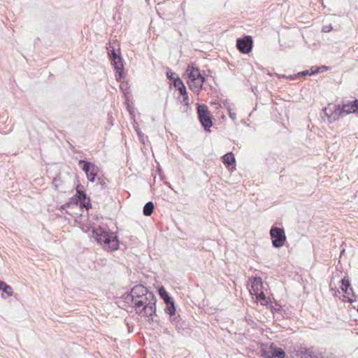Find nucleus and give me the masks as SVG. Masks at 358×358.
<instances>
[{"mask_svg":"<svg viewBox=\"0 0 358 358\" xmlns=\"http://www.w3.org/2000/svg\"><path fill=\"white\" fill-rule=\"evenodd\" d=\"M334 110L325 108L324 113L328 117L329 122H332L338 119L339 117H343L350 113H357V99L352 101H342L340 104L334 106Z\"/></svg>","mask_w":358,"mask_h":358,"instance_id":"f257e3e1","label":"nucleus"},{"mask_svg":"<svg viewBox=\"0 0 358 358\" xmlns=\"http://www.w3.org/2000/svg\"><path fill=\"white\" fill-rule=\"evenodd\" d=\"M93 236L98 243L101 244L108 251H115L119 248L117 236L110 231L99 227L94 228Z\"/></svg>","mask_w":358,"mask_h":358,"instance_id":"f03ea898","label":"nucleus"},{"mask_svg":"<svg viewBox=\"0 0 358 358\" xmlns=\"http://www.w3.org/2000/svg\"><path fill=\"white\" fill-rule=\"evenodd\" d=\"M184 76L189 89L195 93H199L203 89L206 77L201 74L199 67L189 64L187 66Z\"/></svg>","mask_w":358,"mask_h":358,"instance_id":"7ed1b4c3","label":"nucleus"},{"mask_svg":"<svg viewBox=\"0 0 358 358\" xmlns=\"http://www.w3.org/2000/svg\"><path fill=\"white\" fill-rule=\"evenodd\" d=\"M157 298L152 292H148L146 295H143L136 299L135 308L136 313L142 315H155Z\"/></svg>","mask_w":358,"mask_h":358,"instance_id":"20e7f679","label":"nucleus"},{"mask_svg":"<svg viewBox=\"0 0 358 358\" xmlns=\"http://www.w3.org/2000/svg\"><path fill=\"white\" fill-rule=\"evenodd\" d=\"M196 108L199 122L204 130L210 131V128L213 126V120L208 106L205 104L197 103Z\"/></svg>","mask_w":358,"mask_h":358,"instance_id":"39448f33","label":"nucleus"},{"mask_svg":"<svg viewBox=\"0 0 358 358\" xmlns=\"http://www.w3.org/2000/svg\"><path fill=\"white\" fill-rule=\"evenodd\" d=\"M261 352L262 355L266 358H285V351L274 343H271L269 345L262 344Z\"/></svg>","mask_w":358,"mask_h":358,"instance_id":"423d86ee","label":"nucleus"},{"mask_svg":"<svg viewBox=\"0 0 358 358\" xmlns=\"http://www.w3.org/2000/svg\"><path fill=\"white\" fill-rule=\"evenodd\" d=\"M270 236L274 248H279L285 245L286 236L283 228L273 226L270 229Z\"/></svg>","mask_w":358,"mask_h":358,"instance_id":"0eeeda50","label":"nucleus"},{"mask_svg":"<svg viewBox=\"0 0 358 358\" xmlns=\"http://www.w3.org/2000/svg\"><path fill=\"white\" fill-rule=\"evenodd\" d=\"M236 46L237 49L243 54H248L253 47V41L251 36L245 35L236 39Z\"/></svg>","mask_w":358,"mask_h":358,"instance_id":"6e6552de","label":"nucleus"},{"mask_svg":"<svg viewBox=\"0 0 358 358\" xmlns=\"http://www.w3.org/2000/svg\"><path fill=\"white\" fill-rule=\"evenodd\" d=\"M300 353L304 356V358H323L322 353L313 347L301 348Z\"/></svg>","mask_w":358,"mask_h":358,"instance_id":"1a4fd4ad","label":"nucleus"},{"mask_svg":"<svg viewBox=\"0 0 358 358\" xmlns=\"http://www.w3.org/2000/svg\"><path fill=\"white\" fill-rule=\"evenodd\" d=\"M73 199L76 204L85 202L87 199V194L85 193L83 185L80 184L76 186V193Z\"/></svg>","mask_w":358,"mask_h":358,"instance_id":"9d476101","label":"nucleus"},{"mask_svg":"<svg viewBox=\"0 0 358 358\" xmlns=\"http://www.w3.org/2000/svg\"><path fill=\"white\" fill-rule=\"evenodd\" d=\"M148 292L149 291L148 290V289L145 286H143L142 285H135L131 289V293H132V294L134 295L135 299H139L143 295H146V293Z\"/></svg>","mask_w":358,"mask_h":358,"instance_id":"9b49d317","label":"nucleus"},{"mask_svg":"<svg viewBox=\"0 0 358 358\" xmlns=\"http://www.w3.org/2000/svg\"><path fill=\"white\" fill-rule=\"evenodd\" d=\"M222 162L228 169L235 166L236 159L232 152H228L222 157Z\"/></svg>","mask_w":358,"mask_h":358,"instance_id":"f8f14e48","label":"nucleus"},{"mask_svg":"<svg viewBox=\"0 0 358 358\" xmlns=\"http://www.w3.org/2000/svg\"><path fill=\"white\" fill-rule=\"evenodd\" d=\"M78 165L80 168L87 174L93 168L96 167V165L89 161L85 159H80L78 161Z\"/></svg>","mask_w":358,"mask_h":358,"instance_id":"ddd939ff","label":"nucleus"},{"mask_svg":"<svg viewBox=\"0 0 358 358\" xmlns=\"http://www.w3.org/2000/svg\"><path fill=\"white\" fill-rule=\"evenodd\" d=\"M318 73H319V69L317 68V66H313L310 69L299 72L298 73L296 74V76L294 77L303 78L307 76H312V75H315Z\"/></svg>","mask_w":358,"mask_h":358,"instance_id":"4468645a","label":"nucleus"},{"mask_svg":"<svg viewBox=\"0 0 358 358\" xmlns=\"http://www.w3.org/2000/svg\"><path fill=\"white\" fill-rule=\"evenodd\" d=\"M263 287L262 279L260 277H255L251 282V288L255 292L262 289Z\"/></svg>","mask_w":358,"mask_h":358,"instance_id":"2eb2a0df","label":"nucleus"},{"mask_svg":"<svg viewBox=\"0 0 358 358\" xmlns=\"http://www.w3.org/2000/svg\"><path fill=\"white\" fill-rule=\"evenodd\" d=\"M0 290L2 291L1 296L3 298H6L5 294L6 296H12L13 292L11 287L3 281H0Z\"/></svg>","mask_w":358,"mask_h":358,"instance_id":"dca6fc26","label":"nucleus"},{"mask_svg":"<svg viewBox=\"0 0 358 358\" xmlns=\"http://www.w3.org/2000/svg\"><path fill=\"white\" fill-rule=\"evenodd\" d=\"M110 61L115 71L124 70L123 59L121 55L115 57Z\"/></svg>","mask_w":358,"mask_h":358,"instance_id":"f3484780","label":"nucleus"},{"mask_svg":"<svg viewBox=\"0 0 358 358\" xmlns=\"http://www.w3.org/2000/svg\"><path fill=\"white\" fill-rule=\"evenodd\" d=\"M166 304V307L164 308V311L167 314L174 313L176 312L175 301L173 298L171 299V300H168L164 302Z\"/></svg>","mask_w":358,"mask_h":358,"instance_id":"a211bd4d","label":"nucleus"},{"mask_svg":"<svg viewBox=\"0 0 358 358\" xmlns=\"http://www.w3.org/2000/svg\"><path fill=\"white\" fill-rule=\"evenodd\" d=\"M340 287L345 294H349V290L352 292H353L350 282L346 278H344L341 280V285Z\"/></svg>","mask_w":358,"mask_h":358,"instance_id":"6ab92c4d","label":"nucleus"},{"mask_svg":"<svg viewBox=\"0 0 358 358\" xmlns=\"http://www.w3.org/2000/svg\"><path fill=\"white\" fill-rule=\"evenodd\" d=\"M155 205L152 201L147 202L143 209V215L145 216H150L153 213Z\"/></svg>","mask_w":358,"mask_h":358,"instance_id":"aec40b11","label":"nucleus"},{"mask_svg":"<svg viewBox=\"0 0 358 358\" xmlns=\"http://www.w3.org/2000/svg\"><path fill=\"white\" fill-rule=\"evenodd\" d=\"M158 294L161 299H163L164 302L168 300H171V299L173 298L169 295L164 286H160L158 287Z\"/></svg>","mask_w":358,"mask_h":358,"instance_id":"412c9836","label":"nucleus"},{"mask_svg":"<svg viewBox=\"0 0 358 358\" xmlns=\"http://www.w3.org/2000/svg\"><path fill=\"white\" fill-rule=\"evenodd\" d=\"M122 299L125 303L131 305L132 307L133 305H135L136 299L132 293H131V291L123 294Z\"/></svg>","mask_w":358,"mask_h":358,"instance_id":"4be33fe9","label":"nucleus"},{"mask_svg":"<svg viewBox=\"0 0 358 358\" xmlns=\"http://www.w3.org/2000/svg\"><path fill=\"white\" fill-rule=\"evenodd\" d=\"M99 168L97 166L93 168L89 173L86 174L87 179L91 182H94L98 175Z\"/></svg>","mask_w":358,"mask_h":358,"instance_id":"5701e85b","label":"nucleus"},{"mask_svg":"<svg viewBox=\"0 0 358 358\" xmlns=\"http://www.w3.org/2000/svg\"><path fill=\"white\" fill-rule=\"evenodd\" d=\"M176 328L178 330H184L186 329L188 327V324L186 322L185 320H183L182 318L178 320V322H177L176 324Z\"/></svg>","mask_w":358,"mask_h":358,"instance_id":"b1692460","label":"nucleus"},{"mask_svg":"<svg viewBox=\"0 0 358 358\" xmlns=\"http://www.w3.org/2000/svg\"><path fill=\"white\" fill-rule=\"evenodd\" d=\"M97 180H98V182H97L96 185H100V187L102 189H108L106 178H98Z\"/></svg>","mask_w":358,"mask_h":358,"instance_id":"393cba45","label":"nucleus"},{"mask_svg":"<svg viewBox=\"0 0 358 358\" xmlns=\"http://www.w3.org/2000/svg\"><path fill=\"white\" fill-rule=\"evenodd\" d=\"M170 317V321L173 324H176L177 322H178V320L181 319L180 315H176V312L174 313L169 314Z\"/></svg>","mask_w":358,"mask_h":358,"instance_id":"a878e982","label":"nucleus"},{"mask_svg":"<svg viewBox=\"0 0 358 358\" xmlns=\"http://www.w3.org/2000/svg\"><path fill=\"white\" fill-rule=\"evenodd\" d=\"M108 56H109L110 60L114 59L115 57H117L121 55L120 52L118 53L116 52V51L113 47H110V49L108 50Z\"/></svg>","mask_w":358,"mask_h":358,"instance_id":"bb28decb","label":"nucleus"},{"mask_svg":"<svg viewBox=\"0 0 358 358\" xmlns=\"http://www.w3.org/2000/svg\"><path fill=\"white\" fill-rule=\"evenodd\" d=\"M257 299L261 302L262 304H266L267 301V297L264 294V292H261L257 295Z\"/></svg>","mask_w":358,"mask_h":358,"instance_id":"cd10ccee","label":"nucleus"},{"mask_svg":"<svg viewBox=\"0 0 358 358\" xmlns=\"http://www.w3.org/2000/svg\"><path fill=\"white\" fill-rule=\"evenodd\" d=\"M173 84L174 85L176 88L183 86L184 85L182 80L178 76L176 77L175 80L173 81Z\"/></svg>","mask_w":358,"mask_h":358,"instance_id":"c85d7f7f","label":"nucleus"},{"mask_svg":"<svg viewBox=\"0 0 358 358\" xmlns=\"http://www.w3.org/2000/svg\"><path fill=\"white\" fill-rule=\"evenodd\" d=\"M180 96L182 97V99L180 100L181 104L188 106V105H189L188 94H185V95H182Z\"/></svg>","mask_w":358,"mask_h":358,"instance_id":"c756f323","label":"nucleus"},{"mask_svg":"<svg viewBox=\"0 0 358 358\" xmlns=\"http://www.w3.org/2000/svg\"><path fill=\"white\" fill-rule=\"evenodd\" d=\"M176 76H178L174 72L170 71L166 72L167 78L172 82L175 80Z\"/></svg>","mask_w":358,"mask_h":358,"instance_id":"7c9ffc66","label":"nucleus"},{"mask_svg":"<svg viewBox=\"0 0 358 358\" xmlns=\"http://www.w3.org/2000/svg\"><path fill=\"white\" fill-rule=\"evenodd\" d=\"M115 77L117 80L120 81L124 78V70L116 71Z\"/></svg>","mask_w":358,"mask_h":358,"instance_id":"2f4dec72","label":"nucleus"},{"mask_svg":"<svg viewBox=\"0 0 358 358\" xmlns=\"http://www.w3.org/2000/svg\"><path fill=\"white\" fill-rule=\"evenodd\" d=\"M177 90L179 92L180 96H182V95H185V94H187V90H186V87L185 86V85H183V86L178 87L177 88Z\"/></svg>","mask_w":358,"mask_h":358,"instance_id":"473e14b6","label":"nucleus"},{"mask_svg":"<svg viewBox=\"0 0 358 358\" xmlns=\"http://www.w3.org/2000/svg\"><path fill=\"white\" fill-rule=\"evenodd\" d=\"M332 30V26L331 24L324 25L322 27V31L323 32H329Z\"/></svg>","mask_w":358,"mask_h":358,"instance_id":"72a5a7b5","label":"nucleus"},{"mask_svg":"<svg viewBox=\"0 0 358 358\" xmlns=\"http://www.w3.org/2000/svg\"><path fill=\"white\" fill-rule=\"evenodd\" d=\"M223 105L227 109L228 112L233 110V108H231L232 104L230 103L228 101H225L223 103Z\"/></svg>","mask_w":358,"mask_h":358,"instance_id":"f704fd0d","label":"nucleus"},{"mask_svg":"<svg viewBox=\"0 0 358 358\" xmlns=\"http://www.w3.org/2000/svg\"><path fill=\"white\" fill-rule=\"evenodd\" d=\"M145 317H149L150 320L152 321V322H157V314L155 313V315H145Z\"/></svg>","mask_w":358,"mask_h":358,"instance_id":"c9c22d12","label":"nucleus"},{"mask_svg":"<svg viewBox=\"0 0 358 358\" xmlns=\"http://www.w3.org/2000/svg\"><path fill=\"white\" fill-rule=\"evenodd\" d=\"M228 113H229V116L231 120H235L236 119V113L233 112L232 110H230Z\"/></svg>","mask_w":358,"mask_h":358,"instance_id":"e433bc0d","label":"nucleus"},{"mask_svg":"<svg viewBox=\"0 0 358 358\" xmlns=\"http://www.w3.org/2000/svg\"><path fill=\"white\" fill-rule=\"evenodd\" d=\"M317 68L319 69V73L320 72H324V71H327L329 69V67H327L326 66H317Z\"/></svg>","mask_w":358,"mask_h":358,"instance_id":"4c0bfd02","label":"nucleus"},{"mask_svg":"<svg viewBox=\"0 0 358 358\" xmlns=\"http://www.w3.org/2000/svg\"><path fill=\"white\" fill-rule=\"evenodd\" d=\"M296 76V74H294V75H292V76H289L288 77V78L291 79V80H295V79H297V78H300L301 77H294Z\"/></svg>","mask_w":358,"mask_h":358,"instance_id":"58836bf2","label":"nucleus"},{"mask_svg":"<svg viewBox=\"0 0 358 358\" xmlns=\"http://www.w3.org/2000/svg\"><path fill=\"white\" fill-rule=\"evenodd\" d=\"M59 178H55L53 179L52 183L55 185V187L57 186V181H59Z\"/></svg>","mask_w":358,"mask_h":358,"instance_id":"ea45409f","label":"nucleus"},{"mask_svg":"<svg viewBox=\"0 0 358 358\" xmlns=\"http://www.w3.org/2000/svg\"><path fill=\"white\" fill-rule=\"evenodd\" d=\"M137 133H138V136H139V138H141V136H142L143 134H141V131H137Z\"/></svg>","mask_w":358,"mask_h":358,"instance_id":"a19ab883","label":"nucleus"},{"mask_svg":"<svg viewBox=\"0 0 358 358\" xmlns=\"http://www.w3.org/2000/svg\"><path fill=\"white\" fill-rule=\"evenodd\" d=\"M143 135H142V136H141V138H139V139L141 141V142H142V143H144V141H143Z\"/></svg>","mask_w":358,"mask_h":358,"instance_id":"79ce46f5","label":"nucleus"},{"mask_svg":"<svg viewBox=\"0 0 358 358\" xmlns=\"http://www.w3.org/2000/svg\"><path fill=\"white\" fill-rule=\"evenodd\" d=\"M91 207H92L91 203H89V204L87 206V208H91Z\"/></svg>","mask_w":358,"mask_h":358,"instance_id":"37998d69","label":"nucleus"},{"mask_svg":"<svg viewBox=\"0 0 358 358\" xmlns=\"http://www.w3.org/2000/svg\"><path fill=\"white\" fill-rule=\"evenodd\" d=\"M348 302L352 303L353 301H352V300H351V299H348Z\"/></svg>","mask_w":358,"mask_h":358,"instance_id":"c03bdc74","label":"nucleus"},{"mask_svg":"<svg viewBox=\"0 0 358 358\" xmlns=\"http://www.w3.org/2000/svg\"><path fill=\"white\" fill-rule=\"evenodd\" d=\"M357 113H358V99H357Z\"/></svg>","mask_w":358,"mask_h":358,"instance_id":"a18cd8bd","label":"nucleus"}]
</instances>
